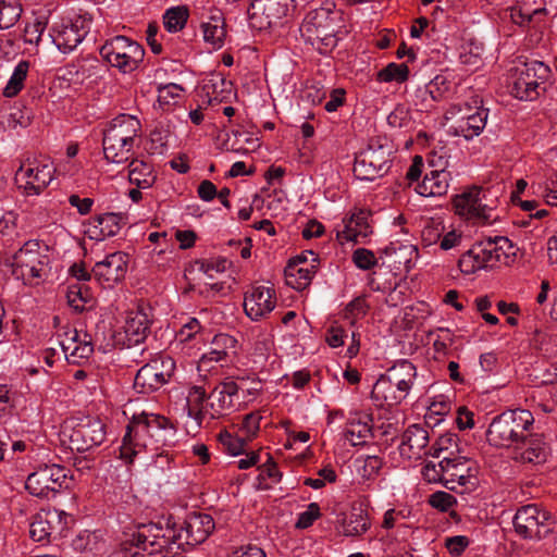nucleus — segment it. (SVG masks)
Listing matches in <instances>:
<instances>
[{
	"label": "nucleus",
	"mask_w": 557,
	"mask_h": 557,
	"mask_svg": "<svg viewBox=\"0 0 557 557\" xmlns=\"http://www.w3.org/2000/svg\"><path fill=\"white\" fill-rule=\"evenodd\" d=\"M140 121L134 115L121 114L114 117L103 132L104 158L112 163L128 161L140 137Z\"/></svg>",
	"instance_id": "nucleus-1"
},
{
	"label": "nucleus",
	"mask_w": 557,
	"mask_h": 557,
	"mask_svg": "<svg viewBox=\"0 0 557 557\" xmlns=\"http://www.w3.org/2000/svg\"><path fill=\"white\" fill-rule=\"evenodd\" d=\"M12 274L25 285L38 286L50 273V257L41 250L38 242L29 240L12 259Z\"/></svg>",
	"instance_id": "nucleus-2"
},
{
	"label": "nucleus",
	"mask_w": 557,
	"mask_h": 557,
	"mask_svg": "<svg viewBox=\"0 0 557 557\" xmlns=\"http://www.w3.org/2000/svg\"><path fill=\"white\" fill-rule=\"evenodd\" d=\"M100 55L111 66L126 74L138 69L144 60L145 50L138 42L125 36H115L102 45Z\"/></svg>",
	"instance_id": "nucleus-3"
},
{
	"label": "nucleus",
	"mask_w": 557,
	"mask_h": 557,
	"mask_svg": "<svg viewBox=\"0 0 557 557\" xmlns=\"http://www.w3.org/2000/svg\"><path fill=\"white\" fill-rule=\"evenodd\" d=\"M391 154L392 147L387 139H371L368 147L356 157L355 175L366 181L383 176L391 168Z\"/></svg>",
	"instance_id": "nucleus-4"
},
{
	"label": "nucleus",
	"mask_w": 557,
	"mask_h": 557,
	"mask_svg": "<svg viewBox=\"0 0 557 557\" xmlns=\"http://www.w3.org/2000/svg\"><path fill=\"white\" fill-rule=\"evenodd\" d=\"M69 470L60 465H45L32 472L25 482L26 490L36 497L55 496L63 488H69L72 478Z\"/></svg>",
	"instance_id": "nucleus-5"
},
{
	"label": "nucleus",
	"mask_w": 557,
	"mask_h": 557,
	"mask_svg": "<svg viewBox=\"0 0 557 557\" xmlns=\"http://www.w3.org/2000/svg\"><path fill=\"white\" fill-rule=\"evenodd\" d=\"M55 174L54 163L48 157L27 159L16 171V180L24 182L27 196L40 195L52 182Z\"/></svg>",
	"instance_id": "nucleus-6"
},
{
	"label": "nucleus",
	"mask_w": 557,
	"mask_h": 557,
	"mask_svg": "<svg viewBox=\"0 0 557 557\" xmlns=\"http://www.w3.org/2000/svg\"><path fill=\"white\" fill-rule=\"evenodd\" d=\"M145 418L146 412L135 414L127 425L120 448V458L124 459L127 463H132L134 457L141 449H150L151 451H158L160 449L157 447L154 438L151 437V433H149Z\"/></svg>",
	"instance_id": "nucleus-7"
},
{
	"label": "nucleus",
	"mask_w": 557,
	"mask_h": 557,
	"mask_svg": "<svg viewBox=\"0 0 557 557\" xmlns=\"http://www.w3.org/2000/svg\"><path fill=\"white\" fill-rule=\"evenodd\" d=\"M90 30V18L76 15L72 18H61L50 28V37L57 48L67 53L73 51Z\"/></svg>",
	"instance_id": "nucleus-8"
},
{
	"label": "nucleus",
	"mask_w": 557,
	"mask_h": 557,
	"mask_svg": "<svg viewBox=\"0 0 557 557\" xmlns=\"http://www.w3.org/2000/svg\"><path fill=\"white\" fill-rule=\"evenodd\" d=\"M174 369L175 362L170 357L153 359L137 371L134 388L140 394H151L170 381Z\"/></svg>",
	"instance_id": "nucleus-9"
},
{
	"label": "nucleus",
	"mask_w": 557,
	"mask_h": 557,
	"mask_svg": "<svg viewBox=\"0 0 557 557\" xmlns=\"http://www.w3.org/2000/svg\"><path fill=\"white\" fill-rule=\"evenodd\" d=\"M484 201H486V191L481 187L473 186L455 196L454 207L459 215L468 220L490 224L493 221V207Z\"/></svg>",
	"instance_id": "nucleus-10"
},
{
	"label": "nucleus",
	"mask_w": 557,
	"mask_h": 557,
	"mask_svg": "<svg viewBox=\"0 0 557 557\" xmlns=\"http://www.w3.org/2000/svg\"><path fill=\"white\" fill-rule=\"evenodd\" d=\"M416 376V367L408 360H403L397 366L391 369V375L385 376L381 375V377L375 382L373 391H372V398L374 400H379V394L381 392H384L385 385L395 383L397 389L404 395L397 396H388L384 395V400H391L389 404H399L408 394V392L411 388L412 380Z\"/></svg>",
	"instance_id": "nucleus-11"
},
{
	"label": "nucleus",
	"mask_w": 557,
	"mask_h": 557,
	"mask_svg": "<svg viewBox=\"0 0 557 557\" xmlns=\"http://www.w3.org/2000/svg\"><path fill=\"white\" fill-rule=\"evenodd\" d=\"M104 438V424L99 419L87 418L72 429L69 445L71 450L84 453L99 446Z\"/></svg>",
	"instance_id": "nucleus-12"
},
{
	"label": "nucleus",
	"mask_w": 557,
	"mask_h": 557,
	"mask_svg": "<svg viewBox=\"0 0 557 557\" xmlns=\"http://www.w3.org/2000/svg\"><path fill=\"white\" fill-rule=\"evenodd\" d=\"M548 67L537 62L532 67H527L521 71L515 82L510 86V94L519 100L533 101L545 90L537 78H543L547 75Z\"/></svg>",
	"instance_id": "nucleus-13"
},
{
	"label": "nucleus",
	"mask_w": 557,
	"mask_h": 557,
	"mask_svg": "<svg viewBox=\"0 0 557 557\" xmlns=\"http://www.w3.org/2000/svg\"><path fill=\"white\" fill-rule=\"evenodd\" d=\"M58 344L65 359L70 363L78 364L88 359L94 352L91 337L87 333H79L76 329L67 327L58 334Z\"/></svg>",
	"instance_id": "nucleus-14"
},
{
	"label": "nucleus",
	"mask_w": 557,
	"mask_h": 557,
	"mask_svg": "<svg viewBox=\"0 0 557 557\" xmlns=\"http://www.w3.org/2000/svg\"><path fill=\"white\" fill-rule=\"evenodd\" d=\"M127 272V256L121 251L113 252L92 268V276L103 286L113 287Z\"/></svg>",
	"instance_id": "nucleus-15"
},
{
	"label": "nucleus",
	"mask_w": 557,
	"mask_h": 557,
	"mask_svg": "<svg viewBox=\"0 0 557 557\" xmlns=\"http://www.w3.org/2000/svg\"><path fill=\"white\" fill-rule=\"evenodd\" d=\"M549 511L541 509L536 504L520 507L513 517V527L517 534L523 540H532V534L539 525L552 521Z\"/></svg>",
	"instance_id": "nucleus-16"
},
{
	"label": "nucleus",
	"mask_w": 557,
	"mask_h": 557,
	"mask_svg": "<svg viewBox=\"0 0 557 557\" xmlns=\"http://www.w3.org/2000/svg\"><path fill=\"white\" fill-rule=\"evenodd\" d=\"M515 447L521 450L519 459L522 462L533 465L544 463L550 454L549 443L544 434L534 432V430L528 433L525 437L519 442V445H515Z\"/></svg>",
	"instance_id": "nucleus-17"
},
{
	"label": "nucleus",
	"mask_w": 557,
	"mask_h": 557,
	"mask_svg": "<svg viewBox=\"0 0 557 557\" xmlns=\"http://www.w3.org/2000/svg\"><path fill=\"white\" fill-rule=\"evenodd\" d=\"M370 216V211L360 209L350 216L343 219L342 228L337 230V238L356 244L362 243L372 234V226L369 223Z\"/></svg>",
	"instance_id": "nucleus-18"
},
{
	"label": "nucleus",
	"mask_w": 557,
	"mask_h": 557,
	"mask_svg": "<svg viewBox=\"0 0 557 557\" xmlns=\"http://www.w3.org/2000/svg\"><path fill=\"white\" fill-rule=\"evenodd\" d=\"M62 512L59 510H48L34 516L29 527V536L35 542H49V539L57 529L59 533L63 531Z\"/></svg>",
	"instance_id": "nucleus-19"
},
{
	"label": "nucleus",
	"mask_w": 557,
	"mask_h": 557,
	"mask_svg": "<svg viewBox=\"0 0 557 557\" xmlns=\"http://www.w3.org/2000/svg\"><path fill=\"white\" fill-rule=\"evenodd\" d=\"M273 292L270 288L255 287L250 294H246L244 309L251 320H259L274 309Z\"/></svg>",
	"instance_id": "nucleus-20"
},
{
	"label": "nucleus",
	"mask_w": 557,
	"mask_h": 557,
	"mask_svg": "<svg viewBox=\"0 0 557 557\" xmlns=\"http://www.w3.org/2000/svg\"><path fill=\"white\" fill-rule=\"evenodd\" d=\"M475 250H478L476 256H480L481 262H483L484 267L493 265L494 263L500 261L502 257H508L511 248H513L512 243L507 237L497 236L495 238H488L485 242L476 243Z\"/></svg>",
	"instance_id": "nucleus-21"
},
{
	"label": "nucleus",
	"mask_w": 557,
	"mask_h": 557,
	"mask_svg": "<svg viewBox=\"0 0 557 557\" xmlns=\"http://www.w3.org/2000/svg\"><path fill=\"white\" fill-rule=\"evenodd\" d=\"M150 320L144 309L127 313L124 333L129 345L143 343L150 330Z\"/></svg>",
	"instance_id": "nucleus-22"
},
{
	"label": "nucleus",
	"mask_w": 557,
	"mask_h": 557,
	"mask_svg": "<svg viewBox=\"0 0 557 557\" xmlns=\"http://www.w3.org/2000/svg\"><path fill=\"white\" fill-rule=\"evenodd\" d=\"M145 420L147 421L151 437L157 443V447L161 448L173 442L176 428L166 417L146 412Z\"/></svg>",
	"instance_id": "nucleus-23"
},
{
	"label": "nucleus",
	"mask_w": 557,
	"mask_h": 557,
	"mask_svg": "<svg viewBox=\"0 0 557 557\" xmlns=\"http://www.w3.org/2000/svg\"><path fill=\"white\" fill-rule=\"evenodd\" d=\"M207 396V388L202 385L190 386L186 397V409L188 418L191 419V425L187 424V428L197 430L200 428L205 416V401Z\"/></svg>",
	"instance_id": "nucleus-24"
},
{
	"label": "nucleus",
	"mask_w": 557,
	"mask_h": 557,
	"mask_svg": "<svg viewBox=\"0 0 557 557\" xmlns=\"http://www.w3.org/2000/svg\"><path fill=\"white\" fill-rule=\"evenodd\" d=\"M487 116L488 110L485 108H479L474 113L458 121L451 129L456 136L472 139L474 136H479L482 133L486 125Z\"/></svg>",
	"instance_id": "nucleus-25"
},
{
	"label": "nucleus",
	"mask_w": 557,
	"mask_h": 557,
	"mask_svg": "<svg viewBox=\"0 0 557 557\" xmlns=\"http://www.w3.org/2000/svg\"><path fill=\"white\" fill-rule=\"evenodd\" d=\"M121 216L116 213H104L92 219L87 231L89 237L95 240H103L115 236L121 230Z\"/></svg>",
	"instance_id": "nucleus-26"
},
{
	"label": "nucleus",
	"mask_w": 557,
	"mask_h": 557,
	"mask_svg": "<svg viewBox=\"0 0 557 557\" xmlns=\"http://www.w3.org/2000/svg\"><path fill=\"white\" fill-rule=\"evenodd\" d=\"M506 414H508V424L512 433V445H519V442L534 430V417L525 409L507 410Z\"/></svg>",
	"instance_id": "nucleus-27"
},
{
	"label": "nucleus",
	"mask_w": 557,
	"mask_h": 557,
	"mask_svg": "<svg viewBox=\"0 0 557 557\" xmlns=\"http://www.w3.org/2000/svg\"><path fill=\"white\" fill-rule=\"evenodd\" d=\"M237 392V385L234 382H221L211 391V420L225 416L223 410L233 406V396Z\"/></svg>",
	"instance_id": "nucleus-28"
},
{
	"label": "nucleus",
	"mask_w": 557,
	"mask_h": 557,
	"mask_svg": "<svg viewBox=\"0 0 557 557\" xmlns=\"http://www.w3.org/2000/svg\"><path fill=\"white\" fill-rule=\"evenodd\" d=\"M448 173L445 171L432 170L426 173L423 181L416 187L417 193L421 196H442L446 194L448 188Z\"/></svg>",
	"instance_id": "nucleus-29"
},
{
	"label": "nucleus",
	"mask_w": 557,
	"mask_h": 557,
	"mask_svg": "<svg viewBox=\"0 0 557 557\" xmlns=\"http://www.w3.org/2000/svg\"><path fill=\"white\" fill-rule=\"evenodd\" d=\"M128 169V180L138 188L146 189L154 184L157 175L151 163L133 159Z\"/></svg>",
	"instance_id": "nucleus-30"
},
{
	"label": "nucleus",
	"mask_w": 557,
	"mask_h": 557,
	"mask_svg": "<svg viewBox=\"0 0 557 557\" xmlns=\"http://www.w3.org/2000/svg\"><path fill=\"white\" fill-rule=\"evenodd\" d=\"M429 443L428 431L418 424L409 425L401 435L400 451L405 454V447H408L409 451L420 453L426 448Z\"/></svg>",
	"instance_id": "nucleus-31"
},
{
	"label": "nucleus",
	"mask_w": 557,
	"mask_h": 557,
	"mask_svg": "<svg viewBox=\"0 0 557 557\" xmlns=\"http://www.w3.org/2000/svg\"><path fill=\"white\" fill-rule=\"evenodd\" d=\"M487 438L495 445H512V433L506 411L493 418L487 430Z\"/></svg>",
	"instance_id": "nucleus-32"
},
{
	"label": "nucleus",
	"mask_w": 557,
	"mask_h": 557,
	"mask_svg": "<svg viewBox=\"0 0 557 557\" xmlns=\"http://www.w3.org/2000/svg\"><path fill=\"white\" fill-rule=\"evenodd\" d=\"M233 97V84L222 73L211 71V109L214 102H228Z\"/></svg>",
	"instance_id": "nucleus-33"
},
{
	"label": "nucleus",
	"mask_w": 557,
	"mask_h": 557,
	"mask_svg": "<svg viewBox=\"0 0 557 557\" xmlns=\"http://www.w3.org/2000/svg\"><path fill=\"white\" fill-rule=\"evenodd\" d=\"M73 548L82 553L99 554L104 547V541L98 532L85 530L72 542Z\"/></svg>",
	"instance_id": "nucleus-34"
},
{
	"label": "nucleus",
	"mask_w": 557,
	"mask_h": 557,
	"mask_svg": "<svg viewBox=\"0 0 557 557\" xmlns=\"http://www.w3.org/2000/svg\"><path fill=\"white\" fill-rule=\"evenodd\" d=\"M236 341L224 333H218L211 339V362L212 361H231L230 354H235Z\"/></svg>",
	"instance_id": "nucleus-35"
},
{
	"label": "nucleus",
	"mask_w": 557,
	"mask_h": 557,
	"mask_svg": "<svg viewBox=\"0 0 557 557\" xmlns=\"http://www.w3.org/2000/svg\"><path fill=\"white\" fill-rule=\"evenodd\" d=\"M69 305L76 311H83L85 305L94 300L90 288L85 283H75L69 286L66 292Z\"/></svg>",
	"instance_id": "nucleus-36"
},
{
	"label": "nucleus",
	"mask_w": 557,
	"mask_h": 557,
	"mask_svg": "<svg viewBox=\"0 0 557 557\" xmlns=\"http://www.w3.org/2000/svg\"><path fill=\"white\" fill-rule=\"evenodd\" d=\"M342 527L345 536H359L368 531L370 523L363 516V511L359 509V511L354 510L347 518L343 519Z\"/></svg>",
	"instance_id": "nucleus-37"
},
{
	"label": "nucleus",
	"mask_w": 557,
	"mask_h": 557,
	"mask_svg": "<svg viewBox=\"0 0 557 557\" xmlns=\"http://www.w3.org/2000/svg\"><path fill=\"white\" fill-rule=\"evenodd\" d=\"M29 70V62L20 61L15 66L7 86L3 89V95L8 98L15 97L24 87V82L27 77Z\"/></svg>",
	"instance_id": "nucleus-38"
},
{
	"label": "nucleus",
	"mask_w": 557,
	"mask_h": 557,
	"mask_svg": "<svg viewBox=\"0 0 557 557\" xmlns=\"http://www.w3.org/2000/svg\"><path fill=\"white\" fill-rule=\"evenodd\" d=\"M185 541L189 545H198L209 537V530L203 528V521L200 516L190 517L186 521L184 529Z\"/></svg>",
	"instance_id": "nucleus-39"
},
{
	"label": "nucleus",
	"mask_w": 557,
	"mask_h": 557,
	"mask_svg": "<svg viewBox=\"0 0 557 557\" xmlns=\"http://www.w3.org/2000/svg\"><path fill=\"white\" fill-rule=\"evenodd\" d=\"M307 253L311 257V263L308 267H299L295 263H288L285 270L286 276L298 277L297 284L299 287L308 285L317 270V256L313 251H307Z\"/></svg>",
	"instance_id": "nucleus-40"
},
{
	"label": "nucleus",
	"mask_w": 557,
	"mask_h": 557,
	"mask_svg": "<svg viewBox=\"0 0 557 557\" xmlns=\"http://www.w3.org/2000/svg\"><path fill=\"white\" fill-rule=\"evenodd\" d=\"M226 34V24L222 12L218 9H211V50L223 47Z\"/></svg>",
	"instance_id": "nucleus-41"
},
{
	"label": "nucleus",
	"mask_w": 557,
	"mask_h": 557,
	"mask_svg": "<svg viewBox=\"0 0 557 557\" xmlns=\"http://www.w3.org/2000/svg\"><path fill=\"white\" fill-rule=\"evenodd\" d=\"M152 529V525H140L133 533L126 534V540L122 543V546L124 549H128V546H134L143 550H147L149 546L153 547L156 542L149 535Z\"/></svg>",
	"instance_id": "nucleus-42"
},
{
	"label": "nucleus",
	"mask_w": 557,
	"mask_h": 557,
	"mask_svg": "<svg viewBox=\"0 0 557 557\" xmlns=\"http://www.w3.org/2000/svg\"><path fill=\"white\" fill-rule=\"evenodd\" d=\"M188 18V10L184 7L168 9L163 15L164 28L170 33H177L184 28Z\"/></svg>",
	"instance_id": "nucleus-43"
},
{
	"label": "nucleus",
	"mask_w": 557,
	"mask_h": 557,
	"mask_svg": "<svg viewBox=\"0 0 557 557\" xmlns=\"http://www.w3.org/2000/svg\"><path fill=\"white\" fill-rule=\"evenodd\" d=\"M22 7L16 0L0 1V29H9L18 21Z\"/></svg>",
	"instance_id": "nucleus-44"
},
{
	"label": "nucleus",
	"mask_w": 557,
	"mask_h": 557,
	"mask_svg": "<svg viewBox=\"0 0 557 557\" xmlns=\"http://www.w3.org/2000/svg\"><path fill=\"white\" fill-rule=\"evenodd\" d=\"M334 7L335 5L331 3L327 4L326 7H321L317 10L309 12L306 17L307 22L311 24L313 27H315L318 32L321 29V33H323L326 36L327 33H325L324 30H326L330 27L331 22L334 20L332 16L334 14Z\"/></svg>",
	"instance_id": "nucleus-45"
},
{
	"label": "nucleus",
	"mask_w": 557,
	"mask_h": 557,
	"mask_svg": "<svg viewBox=\"0 0 557 557\" xmlns=\"http://www.w3.org/2000/svg\"><path fill=\"white\" fill-rule=\"evenodd\" d=\"M409 69L406 63H389L377 73V79L381 82H397L403 83L407 81Z\"/></svg>",
	"instance_id": "nucleus-46"
},
{
	"label": "nucleus",
	"mask_w": 557,
	"mask_h": 557,
	"mask_svg": "<svg viewBox=\"0 0 557 557\" xmlns=\"http://www.w3.org/2000/svg\"><path fill=\"white\" fill-rule=\"evenodd\" d=\"M208 269L209 265L205 260H197L185 270V278L190 288L195 289L199 287L201 283L206 284Z\"/></svg>",
	"instance_id": "nucleus-47"
},
{
	"label": "nucleus",
	"mask_w": 557,
	"mask_h": 557,
	"mask_svg": "<svg viewBox=\"0 0 557 557\" xmlns=\"http://www.w3.org/2000/svg\"><path fill=\"white\" fill-rule=\"evenodd\" d=\"M289 0H265L263 3V14L271 25L274 21L287 15Z\"/></svg>",
	"instance_id": "nucleus-48"
},
{
	"label": "nucleus",
	"mask_w": 557,
	"mask_h": 557,
	"mask_svg": "<svg viewBox=\"0 0 557 557\" xmlns=\"http://www.w3.org/2000/svg\"><path fill=\"white\" fill-rule=\"evenodd\" d=\"M47 24L48 22L45 16H37L33 22L27 23L24 29L25 42L38 45L47 28Z\"/></svg>",
	"instance_id": "nucleus-49"
},
{
	"label": "nucleus",
	"mask_w": 557,
	"mask_h": 557,
	"mask_svg": "<svg viewBox=\"0 0 557 557\" xmlns=\"http://www.w3.org/2000/svg\"><path fill=\"white\" fill-rule=\"evenodd\" d=\"M184 89L177 84H168L158 88V102L161 107L175 104Z\"/></svg>",
	"instance_id": "nucleus-50"
},
{
	"label": "nucleus",
	"mask_w": 557,
	"mask_h": 557,
	"mask_svg": "<svg viewBox=\"0 0 557 557\" xmlns=\"http://www.w3.org/2000/svg\"><path fill=\"white\" fill-rule=\"evenodd\" d=\"M478 250H475V245L472 246L468 251H466L461 258L459 259L458 265L462 273L472 274L476 270L484 268L483 262H481V258L478 255Z\"/></svg>",
	"instance_id": "nucleus-51"
},
{
	"label": "nucleus",
	"mask_w": 557,
	"mask_h": 557,
	"mask_svg": "<svg viewBox=\"0 0 557 557\" xmlns=\"http://www.w3.org/2000/svg\"><path fill=\"white\" fill-rule=\"evenodd\" d=\"M429 504L433 508L446 512L457 505V499L447 492L437 491L429 496Z\"/></svg>",
	"instance_id": "nucleus-52"
},
{
	"label": "nucleus",
	"mask_w": 557,
	"mask_h": 557,
	"mask_svg": "<svg viewBox=\"0 0 557 557\" xmlns=\"http://www.w3.org/2000/svg\"><path fill=\"white\" fill-rule=\"evenodd\" d=\"M351 259L355 265L363 271L371 270L377 264V259L373 251L366 248H357L352 252Z\"/></svg>",
	"instance_id": "nucleus-53"
},
{
	"label": "nucleus",
	"mask_w": 557,
	"mask_h": 557,
	"mask_svg": "<svg viewBox=\"0 0 557 557\" xmlns=\"http://www.w3.org/2000/svg\"><path fill=\"white\" fill-rule=\"evenodd\" d=\"M218 441L220 444H222L226 450L236 456V455H240V454H244L245 450H244V447L246 445V440L245 438H234L227 431H221L220 434L218 435Z\"/></svg>",
	"instance_id": "nucleus-54"
},
{
	"label": "nucleus",
	"mask_w": 557,
	"mask_h": 557,
	"mask_svg": "<svg viewBox=\"0 0 557 557\" xmlns=\"http://www.w3.org/2000/svg\"><path fill=\"white\" fill-rule=\"evenodd\" d=\"M357 462L362 461V468L360 473L362 478L371 479L376 475L383 465L382 460L376 456L368 455L366 457H359L356 460Z\"/></svg>",
	"instance_id": "nucleus-55"
},
{
	"label": "nucleus",
	"mask_w": 557,
	"mask_h": 557,
	"mask_svg": "<svg viewBox=\"0 0 557 557\" xmlns=\"http://www.w3.org/2000/svg\"><path fill=\"white\" fill-rule=\"evenodd\" d=\"M357 426L358 430L349 429L344 433L345 440L352 446L364 445V438L371 432V429L367 423L357 422Z\"/></svg>",
	"instance_id": "nucleus-56"
},
{
	"label": "nucleus",
	"mask_w": 557,
	"mask_h": 557,
	"mask_svg": "<svg viewBox=\"0 0 557 557\" xmlns=\"http://www.w3.org/2000/svg\"><path fill=\"white\" fill-rule=\"evenodd\" d=\"M320 517V507L317 503L308 505L307 510L298 515L296 527L298 529H307Z\"/></svg>",
	"instance_id": "nucleus-57"
},
{
	"label": "nucleus",
	"mask_w": 557,
	"mask_h": 557,
	"mask_svg": "<svg viewBox=\"0 0 557 557\" xmlns=\"http://www.w3.org/2000/svg\"><path fill=\"white\" fill-rule=\"evenodd\" d=\"M209 375V358L202 355L196 368V373L191 376L190 386L202 385L207 388V379Z\"/></svg>",
	"instance_id": "nucleus-58"
},
{
	"label": "nucleus",
	"mask_w": 557,
	"mask_h": 557,
	"mask_svg": "<svg viewBox=\"0 0 557 557\" xmlns=\"http://www.w3.org/2000/svg\"><path fill=\"white\" fill-rule=\"evenodd\" d=\"M469 545V539L463 535H456L446 539L445 546L451 555L459 556Z\"/></svg>",
	"instance_id": "nucleus-59"
},
{
	"label": "nucleus",
	"mask_w": 557,
	"mask_h": 557,
	"mask_svg": "<svg viewBox=\"0 0 557 557\" xmlns=\"http://www.w3.org/2000/svg\"><path fill=\"white\" fill-rule=\"evenodd\" d=\"M261 417L257 413H249L245 417L243 422V429L247 440H251L256 436L260 429Z\"/></svg>",
	"instance_id": "nucleus-60"
},
{
	"label": "nucleus",
	"mask_w": 557,
	"mask_h": 557,
	"mask_svg": "<svg viewBox=\"0 0 557 557\" xmlns=\"http://www.w3.org/2000/svg\"><path fill=\"white\" fill-rule=\"evenodd\" d=\"M469 458L467 457H453L450 454L447 457H444L440 463L438 467L441 469V472H447L450 469H454L455 471L458 470L459 466L465 465Z\"/></svg>",
	"instance_id": "nucleus-61"
},
{
	"label": "nucleus",
	"mask_w": 557,
	"mask_h": 557,
	"mask_svg": "<svg viewBox=\"0 0 557 557\" xmlns=\"http://www.w3.org/2000/svg\"><path fill=\"white\" fill-rule=\"evenodd\" d=\"M69 202L72 207H75L81 214L89 213L94 205L91 198H81L78 195H71Z\"/></svg>",
	"instance_id": "nucleus-62"
},
{
	"label": "nucleus",
	"mask_w": 557,
	"mask_h": 557,
	"mask_svg": "<svg viewBox=\"0 0 557 557\" xmlns=\"http://www.w3.org/2000/svg\"><path fill=\"white\" fill-rule=\"evenodd\" d=\"M345 331L338 326H332L327 330L326 333V342L333 347L337 348L344 344Z\"/></svg>",
	"instance_id": "nucleus-63"
},
{
	"label": "nucleus",
	"mask_w": 557,
	"mask_h": 557,
	"mask_svg": "<svg viewBox=\"0 0 557 557\" xmlns=\"http://www.w3.org/2000/svg\"><path fill=\"white\" fill-rule=\"evenodd\" d=\"M345 91L343 89H334L331 92V99L325 103L324 109L327 112H334L344 103Z\"/></svg>",
	"instance_id": "nucleus-64"
}]
</instances>
